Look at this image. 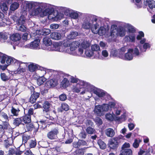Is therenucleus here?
I'll return each instance as SVG.
<instances>
[{"label": "nucleus", "instance_id": "obj_1", "mask_svg": "<svg viewBox=\"0 0 155 155\" xmlns=\"http://www.w3.org/2000/svg\"><path fill=\"white\" fill-rule=\"evenodd\" d=\"M120 138L118 137L111 138L108 140L107 145L111 149L116 150L119 146Z\"/></svg>", "mask_w": 155, "mask_h": 155}, {"label": "nucleus", "instance_id": "obj_2", "mask_svg": "<svg viewBox=\"0 0 155 155\" xmlns=\"http://www.w3.org/2000/svg\"><path fill=\"white\" fill-rule=\"evenodd\" d=\"M80 45V43L78 41H73L70 43L69 41H66L63 43L64 47H70V49L71 51H73L75 50Z\"/></svg>", "mask_w": 155, "mask_h": 155}, {"label": "nucleus", "instance_id": "obj_3", "mask_svg": "<svg viewBox=\"0 0 155 155\" xmlns=\"http://www.w3.org/2000/svg\"><path fill=\"white\" fill-rule=\"evenodd\" d=\"M59 133L58 129L55 127L52 129L47 134V136L50 140H54L57 137V135Z\"/></svg>", "mask_w": 155, "mask_h": 155}, {"label": "nucleus", "instance_id": "obj_4", "mask_svg": "<svg viewBox=\"0 0 155 155\" xmlns=\"http://www.w3.org/2000/svg\"><path fill=\"white\" fill-rule=\"evenodd\" d=\"M51 104L47 101H45L43 104L42 107L43 108V111L44 115L46 114L48 116H45L46 118L50 117V115L48 113L50 111Z\"/></svg>", "mask_w": 155, "mask_h": 155}, {"label": "nucleus", "instance_id": "obj_5", "mask_svg": "<svg viewBox=\"0 0 155 155\" xmlns=\"http://www.w3.org/2000/svg\"><path fill=\"white\" fill-rule=\"evenodd\" d=\"M4 142L3 145L6 148L8 149L10 146H12L13 143V140L12 138L8 137L5 135L3 139Z\"/></svg>", "mask_w": 155, "mask_h": 155}, {"label": "nucleus", "instance_id": "obj_6", "mask_svg": "<svg viewBox=\"0 0 155 155\" xmlns=\"http://www.w3.org/2000/svg\"><path fill=\"white\" fill-rule=\"evenodd\" d=\"M23 151L20 150V147L17 148H10L8 151V155H21L23 153Z\"/></svg>", "mask_w": 155, "mask_h": 155}, {"label": "nucleus", "instance_id": "obj_7", "mask_svg": "<svg viewBox=\"0 0 155 155\" xmlns=\"http://www.w3.org/2000/svg\"><path fill=\"white\" fill-rule=\"evenodd\" d=\"M58 84V81L57 79L53 78L47 81L45 86L48 88L54 87Z\"/></svg>", "mask_w": 155, "mask_h": 155}, {"label": "nucleus", "instance_id": "obj_8", "mask_svg": "<svg viewBox=\"0 0 155 155\" xmlns=\"http://www.w3.org/2000/svg\"><path fill=\"white\" fill-rule=\"evenodd\" d=\"M73 147L76 148H79L82 146H87V142L83 140L79 139L78 141H74L73 143Z\"/></svg>", "mask_w": 155, "mask_h": 155}, {"label": "nucleus", "instance_id": "obj_9", "mask_svg": "<svg viewBox=\"0 0 155 155\" xmlns=\"http://www.w3.org/2000/svg\"><path fill=\"white\" fill-rule=\"evenodd\" d=\"M14 60L15 61L14 63L15 64H17V65L18 66V68H21V66L20 65L22 63V62L18 61L17 60L14 59L13 58L8 56L6 59V62L7 64L6 65L8 66L9 65L11 64L12 63H13L14 61Z\"/></svg>", "mask_w": 155, "mask_h": 155}, {"label": "nucleus", "instance_id": "obj_10", "mask_svg": "<svg viewBox=\"0 0 155 155\" xmlns=\"http://www.w3.org/2000/svg\"><path fill=\"white\" fill-rule=\"evenodd\" d=\"M40 95L39 92H34L31 95L29 102L32 104L35 103L37 99L39 97Z\"/></svg>", "mask_w": 155, "mask_h": 155}, {"label": "nucleus", "instance_id": "obj_11", "mask_svg": "<svg viewBox=\"0 0 155 155\" xmlns=\"http://www.w3.org/2000/svg\"><path fill=\"white\" fill-rule=\"evenodd\" d=\"M1 115L2 117L1 120L4 126H8L9 125L8 121V117L7 114L3 112L1 113Z\"/></svg>", "mask_w": 155, "mask_h": 155}, {"label": "nucleus", "instance_id": "obj_12", "mask_svg": "<svg viewBox=\"0 0 155 155\" xmlns=\"http://www.w3.org/2000/svg\"><path fill=\"white\" fill-rule=\"evenodd\" d=\"M43 68L38 66V64H35L33 63H31L28 65L29 71L31 72H34L37 70H42Z\"/></svg>", "mask_w": 155, "mask_h": 155}, {"label": "nucleus", "instance_id": "obj_13", "mask_svg": "<svg viewBox=\"0 0 155 155\" xmlns=\"http://www.w3.org/2000/svg\"><path fill=\"white\" fill-rule=\"evenodd\" d=\"M134 52V49L130 48L128 49L127 52L125 54L124 60L130 61L133 58L132 53Z\"/></svg>", "mask_w": 155, "mask_h": 155}, {"label": "nucleus", "instance_id": "obj_14", "mask_svg": "<svg viewBox=\"0 0 155 155\" xmlns=\"http://www.w3.org/2000/svg\"><path fill=\"white\" fill-rule=\"evenodd\" d=\"M69 109V105L65 103H62L61 107L58 109V112L62 113L63 111H67Z\"/></svg>", "mask_w": 155, "mask_h": 155}, {"label": "nucleus", "instance_id": "obj_15", "mask_svg": "<svg viewBox=\"0 0 155 155\" xmlns=\"http://www.w3.org/2000/svg\"><path fill=\"white\" fill-rule=\"evenodd\" d=\"M71 82L72 83H77L78 81H79V83L77 84V85L78 84H80V85L82 86H84L85 85V84L86 83L85 82H84V81H81L79 80V79L77 78H75L74 77L71 76Z\"/></svg>", "mask_w": 155, "mask_h": 155}, {"label": "nucleus", "instance_id": "obj_16", "mask_svg": "<svg viewBox=\"0 0 155 155\" xmlns=\"http://www.w3.org/2000/svg\"><path fill=\"white\" fill-rule=\"evenodd\" d=\"M18 23L19 24L18 30L23 32H25L27 30V28L24 25L25 23V21L24 20H22V21L20 20Z\"/></svg>", "mask_w": 155, "mask_h": 155}, {"label": "nucleus", "instance_id": "obj_17", "mask_svg": "<svg viewBox=\"0 0 155 155\" xmlns=\"http://www.w3.org/2000/svg\"><path fill=\"white\" fill-rule=\"evenodd\" d=\"M144 3L146 6H148L151 9L155 8V1L153 0H146Z\"/></svg>", "mask_w": 155, "mask_h": 155}, {"label": "nucleus", "instance_id": "obj_18", "mask_svg": "<svg viewBox=\"0 0 155 155\" xmlns=\"http://www.w3.org/2000/svg\"><path fill=\"white\" fill-rule=\"evenodd\" d=\"M94 110L95 113L100 116L102 115L103 112L101 106L100 105L95 106Z\"/></svg>", "mask_w": 155, "mask_h": 155}, {"label": "nucleus", "instance_id": "obj_19", "mask_svg": "<svg viewBox=\"0 0 155 155\" xmlns=\"http://www.w3.org/2000/svg\"><path fill=\"white\" fill-rule=\"evenodd\" d=\"M10 38V39L14 42L19 41L21 39V35L18 33L11 35Z\"/></svg>", "mask_w": 155, "mask_h": 155}, {"label": "nucleus", "instance_id": "obj_20", "mask_svg": "<svg viewBox=\"0 0 155 155\" xmlns=\"http://www.w3.org/2000/svg\"><path fill=\"white\" fill-rule=\"evenodd\" d=\"M39 127H37L35 128V127H24L25 130L24 132L33 131V134H36V133L38 131Z\"/></svg>", "mask_w": 155, "mask_h": 155}, {"label": "nucleus", "instance_id": "obj_21", "mask_svg": "<svg viewBox=\"0 0 155 155\" xmlns=\"http://www.w3.org/2000/svg\"><path fill=\"white\" fill-rule=\"evenodd\" d=\"M50 36L52 39L56 40H60L61 37V34L56 32H52Z\"/></svg>", "mask_w": 155, "mask_h": 155}, {"label": "nucleus", "instance_id": "obj_22", "mask_svg": "<svg viewBox=\"0 0 155 155\" xmlns=\"http://www.w3.org/2000/svg\"><path fill=\"white\" fill-rule=\"evenodd\" d=\"M40 43V40L39 39H36L30 44L29 46L31 48H36L39 46Z\"/></svg>", "mask_w": 155, "mask_h": 155}, {"label": "nucleus", "instance_id": "obj_23", "mask_svg": "<svg viewBox=\"0 0 155 155\" xmlns=\"http://www.w3.org/2000/svg\"><path fill=\"white\" fill-rule=\"evenodd\" d=\"M87 148L84 147L77 149L74 152V155H84L85 151Z\"/></svg>", "mask_w": 155, "mask_h": 155}, {"label": "nucleus", "instance_id": "obj_24", "mask_svg": "<svg viewBox=\"0 0 155 155\" xmlns=\"http://www.w3.org/2000/svg\"><path fill=\"white\" fill-rule=\"evenodd\" d=\"M117 26L116 25H113L111 26L110 29V35L115 36L117 33Z\"/></svg>", "mask_w": 155, "mask_h": 155}, {"label": "nucleus", "instance_id": "obj_25", "mask_svg": "<svg viewBox=\"0 0 155 155\" xmlns=\"http://www.w3.org/2000/svg\"><path fill=\"white\" fill-rule=\"evenodd\" d=\"M22 122L25 124H28L31 122V117L25 115L23 117H21Z\"/></svg>", "mask_w": 155, "mask_h": 155}, {"label": "nucleus", "instance_id": "obj_26", "mask_svg": "<svg viewBox=\"0 0 155 155\" xmlns=\"http://www.w3.org/2000/svg\"><path fill=\"white\" fill-rule=\"evenodd\" d=\"M105 134L108 137H112L114 136L115 133L113 129L109 128L106 130Z\"/></svg>", "mask_w": 155, "mask_h": 155}, {"label": "nucleus", "instance_id": "obj_27", "mask_svg": "<svg viewBox=\"0 0 155 155\" xmlns=\"http://www.w3.org/2000/svg\"><path fill=\"white\" fill-rule=\"evenodd\" d=\"M43 43L46 46H48L50 45L52 42L50 39L47 36H45L43 39Z\"/></svg>", "mask_w": 155, "mask_h": 155}, {"label": "nucleus", "instance_id": "obj_28", "mask_svg": "<svg viewBox=\"0 0 155 155\" xmlns=\"http://www.w3.org/2000/svg\"><path fill=\"white\" fill-rule=\"evenodd\" d=\"M64 133H67L68 135L73 136V130L70 127H63Z\"/></svg>", "mask_w": 155, "mask_h": 155}, {"label": "nucleus", "instance_id": "obj_29", "mask_svg": "<svg viewBox=\"0 0 155 155\" xmlns=\"http://www.w3.org/2000/svg\"><path fill=\"white\" fill-rule=\"evenodd\" d=\"M29 149L35 148L37 145V141L35 138L31 140L28 143Z\"/></svg>", "mask_w": 155, "mask_h": 155}, {"label": "nucleus", "instance_id": "obj_30", "mask_svg": "<svg viewBox=\"0 0 155 155\" xmlns=\"http://www.w3.org/2000/svg\"><path fill=\"white\" fill-rule=\"evenodd\" d=\"M94 93L99 97H102L105 96V94L102 90L100 89H97L94 90Z\"/></svg>", "mask_w": 155, "mask_h": 155}, {"label": "nucleus", "instance_id": "obj_31", "mask_svg": "<svg viewBox=\"0 0 155 155\" xmlns=\"http://www.w3.org/2000/svg\"><path fill=\"white\" fill-rule=\"evenodd\" d=\"M92 26V24L90 23L89 21H85L83 22L82 27L83 28L87 29H89Z\"/></svg>", "mask_w": 155, "mask_h": 155}, {"label": "nucleus", "instance_id": "obj_32", "mask_svg": "<svg viewBox=\"0 0 155 155\" xmlns=\"http://www.w3.org/2000/svg\"><path fill=\"white\" fill-rule=\"evenodd\" d=\"M8 56L2 53H0V62L1 64H4L6 62Z\"/></svg>", "mask_w": 155, "mask_h": 155}, {"label": "nucleus", "instance_id": "obj_33", "mask_svg": "<svg viewBox=\"0 0 155 155\" xmlns=\"http://www.w3.org/2000/svg\"><path fill=\"white\" fill-rule=\"evenodd\" d=\"M61 84L63 87H67L70 85L69 81L68 79L64 78L61 81Z\"/></svg>", "mask_w": 155, "mask_h": 155}, {"label": "nucleus", "instance_id": "obj_34", "mask_svg": "<svg viewBox=\"0 0 155 155\" xmlns=\"http://www.w3.org/2000/svg\"><path fill=\"white\" fill-rule=\"evenodd\" d=\"M0 77L1 80L4 81H6L10 79V77L6 75L5 73H2L0 74Z\"/></svg>", "mask_w": 155, "mask_h": 155}, {"label": "nucleus", "instance_id": "obj_35", "mask_svg": "<svg viewBox=\"0 0 155 155\" xmlns=\"http://www.w3.org/2000/svg\"><path fill=\"white\" fill-rule=\"evenodd\" d=\"M121 152L124 155H132L133 154L132 151L130 149L121 150Z\"/></svg>", "mask_w": 155, "mask_h": 155}, {"label": "nucleus", "instance_id": "obj_36", "mask_svg": "<svg viewBox=\"0 0 155 155\" xmlns=\"http://www.w3.org/2000/svg\"><path fill=\"white\" fill-rule=\"evenodd\" d=\"M46 79L43 76L40 77L37 79V83L39 85H41L46 81Z\"/></svg>", "mask_w": 155, "mask_h": 155}, {"label": "nucleus", "instance_id": "obj_37", "mask_svg": "<svg viewBox=\"0 0 155 155\" xmlns=\"http://www.w3.org/2000/svg\"><path fill=\"white\" fill-rule=\"evenodd\" d=\"M100 148L102 149H104L106 147V145L105 143L102 140L100 139L98 140L97 142Z\"/></svg>", "mask_w": 155, "mask_h": 155}, {"label": "nucleus", "instance_id": "obj_38", "mask_svg": "<svg viewBox=\"0 0 155 155\" xmlns=\"http://www.w3.org/2000/svg\"><path fill=\"white\" fill-rule=\"evenodd\" d=\"M94 29L96 31V32L94 33H101V35H103L105 34V30H103L101 28L100 29H99V28H98L97 26L96 25H94Z\"/></svg>", "mask_w": 155, "mask_h": 155}, {"label": "nucleus", "instance_id": "obj_39", "mask_svg": "<svg viewBox=\"0 0 155 155\" xmlns=\"http://www.w3.org/2000/svg\"><path fill=\"white\" fill-rule=\"evenodd\" d=\"M19 7V4L17 2H14L10 5V9L12 11H14Z\"/></svg>", "mask_w": 155, "mask_h": 155}, {"label": "nucleus", "instance_id": "obj_40", "mask_svg": "<svg viewBox=\"0 0 155 155\" xmlns=\"http://www.w3.org/2000/svg\"><path fill=\"white\" fill-rule=\"evenodd\" d=\"M78 35V33L76 31H72L68 36L69 39H74Z\"/></svg>", "mask_w": 155, "mask_h": 155}, {"label": "nucleus", "instance_id": "obj_41", "mask_svg": "<svg viewBox=\"0 0 155 155\" xmlns=\"http://www.w3.org/2000/svg\"><path fill=\"white\" fill-rule=\"evenodd\" d=\"M117 32L118 33L120 36L123 37L125 35L126 30L122 27H120L118 29Z\"/></svg>", "mask_w": 155, "mask_h": 155}, {"label": "nucleus", "instance_id": "obj_42", "mask_svg": "<svg viewBox=\"0 0 155 155\" xmlns=\"http://www.w3.org/2000/svg\"><path fill=\"white\" fill-rule=\"evenodd\" d=\"M90 46V43L87 41H84L82 42L81 45V47L85 49H87Z\"/></svg>", "mask_w": 155, "mask_h": 155}, {"label": "nucleus", "instance_id": "obj_43", "mask_svg": "<svg viewBox=\"0 0 155 155\" xmlns=\"http://www.w3.org/2000/svg\"><path fill=\"white\" fill-rule=\"evenodd\" d=\"M11 111V113L13 114V116H17L18 115V113L20 111V110L18 108L16 109L13 107L12 106V107Z\"/></svg>", "mask_w": 155, "mask_h": 155}, {"label": "nucleus", "instance_id": "obj_44", "mask_svg": "<svg viewBox=\"0 0 155 155\" xmlns=\"http://www.w3.org/2000/svg\"><path fill=\"white\" fill-rule=\"evenodd\" d=\"M101 50L92 51L93 56L94 58L96 59H99L100 58Z\"/></svg>", "mask_w": 155, "mask_h": 155}, {"label": "nucleus", "instance_id": "obj_45", "mask_svg": "<svg viewBox=\"0 0 155 155\" xmlns=\"http://www.w3.org/2000/svg\"><path fill=\"white\" fill-rule=\"evenodd\" d=\"M7 35L5 33L2 32H0V41L2 42H4V40L8 38Z\"/></svg>", "mask_w": 155, "mask_h": 155}, {"label": "nucleus", "instance_id": "obj_46", "mask_svg": "<svg viewBox=\"0 0 155 155\" xmlns=\"http://www.w3.org/2000/svg\"><path fill=\"white\" fill-rule=\"evenodd\" d=\"M118 51L115 49H112L110 51V55L114 57H118Z\"/></svg>", "mask_w": 155, "mask_h": 155}, {"label": "nucleus", "instance_id": "obj_47", "mask_svg": "<svg viewBox=\"0 0 155 155\" xmlns=\"http://www.w3.org/2000/svg\"><path fill=\"white\" fill-rule=\"evenodd\" d=\"M150 45L148 43H145L144 44L143 48L144 51L142 50V47L141 46H140L139 48L141 51H142L145 52L146 50L148 48H150Z\"/></svg>", "mask_w": 155, "mask_h": 155}, {"label": "nucleus", "instance_id": "obj_48", "mask_svg": "<svg viewBox=\"0 0 155 155\" xmlns=\"http://www.w3.org/2000/svg\"><path fill=\"white\" fill-rule=\"evenodd\" d=\"M22 121L21 117L15 119L13 121V124L16 126H19L21 124Z\"/></svg>", "mask_w": 155, "mask_h": 155}, {"label": "nucleus", "instance_id": "obj_49", "mask_svg": "<svg viewBox=\"0 0 155 155\" xmlns=\"http://www.w3.org/2000/svg\"><path fill=\"white\" fill-rule=\"evenodd\" d=\"M30 136L24 134L22 137V142L24 144L27 143L28 140L31 138Z\"/></svg>", "mask_w": 155, "mask_h": 155}, {"label": "nucleus", "instance_id": "obj_50", "mask_svg": "<svg viewBox=\"0 0 155 155\" xmlns=\"http://www.w3.org/2000/svg\"><path fill=\"white\" fill-rule=\"evenodd\" d=\"M86 131L87 133L89 134H93L95 132V129L91 127H88L86 129Z\"/></svg>", "mask_w": 155, "mask_h": 155}, {"label": "nucleus", "instance_id": "obj_51", "mask_svg": "<svg viewBox=\"0 0 155 155\" xmlns=\"http://www.w3.org/2000/svg\"><path fill=\"white\" fill-rule=\"evenodd\" d=\"M126 116L125 114H123L121 115L120 117H116V120L118 122H123L124 121L126 120Z\"/></svg>", "mask_w": 155, "mask_h": 155}, {"label": "nucleus", "instance_id": "obj_52", "mask_svg": "<svg viewBox=\"0 0 155 155\" xmlns=\"http://www.w3.org/2000/svg\"><path fill=\"white\" fill-rule=\"evenodd\" d=\"M42 13L44 16L50 15L52 13L51 9L49 8H46L43 11Z\"/></svg>", "mask_w": 155, "mask_h": 155}, {"label": "nucleus", "instance_id": "obj_53", "mask_svg": "<svg viewBox=\"0 0 155 155\" xmlns=\"http://www.w3.org/2000/svg\"><path fill=\"white\" fill-rule=\"evenodd\" d=\"M142 140L140 139L138 140L137 139H135L133 144V147L135 148H138L139 146V143Z\"/></svg>", "mask_w": 155, "mask_h": 155}, {"label": "nucleus", "instance_id": "obj_54", "mask_svg": "<svg viewBox=\"0 0 155 155\" xmlns=\"http://www.w3.org/2000/svg\"><path fill=\"white\" fill-rule=\"evenodd\" d=\"M87 133L84 130L82 131L79 134V137L82 140L84 139L87 137Z\"/></svg>", "mask_w": 155, "mask_h": 155}, {"label": "nucleus", "instance_id": "obj_55", "mask_svg": "<svg viewBox=\"0 0 155 155\" xmlns=\"http://www.w3.org/2000/svg\"><path fill=\"white\" fill-rule=\"evenodd\" d=\"M67 140L65 141V144H70L71 143L74 139L73 136L68 135V137H67Z\"/></svg>", "mask_w": 155, "mask_h": 155}, {"label": "nucleus", "instance_id": "obj_56", "mask_svg": "<svg viewBox=\"0 0 155 155\" xmlns=\"http://www.w3.org/2000/svg\"><path fill=\"white\" fill-rule=\"evenodd\" d=\"M85 54L87 56L89 57L93 56L92 51L91 50V49L88 50L87 49L85 51Z\"/></svg>", "mask_w": 155, "mask_h": 155}, {"label": "nucleus", "instance_id": "obj_57", "mask_svg": "<svg viewBox=\"0 0 155 155\" xmlns=\"http://www.w3.org/2000/svg\"><path fill=\"white\" fill-rule=\"evenodd\" d=\"M91 49L92 51L100 50V47L97 44L92 45L91 46Z\"/></svg>", "mask_w": 155, "mask_h": 155}, {"label": "nucleus", "instance_id": "obj_58", "mask_svg": "<svg viewBox=\"0 0 155 155\" xmlns=\"http://www.w3.org/2000/svg\"><path fill=\"white\" fill-rule=\"evenodd\" d=\"M95 122L97 125L100 126L103 123L102 119L99 117H97L95 120Z\"/></svg>", "mask_w": 155, "mask_h": 155}, {"label": "nucleus", "instance_id": "obj_59", "mask_svg": "<svg viewBox=\"0 0 155 155\" xmlns=\"http://www.w3.org/2000/svg\"><path fill=\"white\" fill-rule=\"evenodd\" d=\"M59 99L61 101H64L67 99V96L65 94H62L59 96Z\"/></svg>", "mask_w": 155, "mask_h": 155}, {"label": "nucleus", "instance_id": "obj_60", "mask_svg": "<svg viewBox=\"0 0 155 155\" xmlns=\"http://www.w3.org/2000/svg\"><path fill=\"white\" fill-rule=\"evenodd\" d=\"M128 31L129 33H133L136 32V30L134 26L132 25H130L128 27Z\"/></svg>", "mask_w": 155, "mask_h": 155}, {"label": "nucleus", "instance_id": "obj_61", "mask_svg": "<svg viewBox=\"0 0 155 155\" xmlns=\"http://www.w3.org/2000/svg\"><path fill=\"white\" fill-rule=\"evenodd\" d=\"M130 147V145L129 143L125 142L122 145L121 147V150L128 149Z\"/></svg>", "mask_w": 155, "mask_h": 155}, {"label": "nucleus", "instance_id": "obj_62", "mask_svg": "<svg viewBox=\"0 0 155 155\" xmlns=\"http://www.w3.org/2000/svg\"><path fill=\"white\" fill-rule=\"evenodd\" d=\"M70 16L71 18L74 19H77L78 17V13L75 12H71L70 14Z\"/></svg>", "mask_w": 155, "mask_h": 155}, {"label": "nucleus", "instance_id": "obj_63", "mask_svg": "<svg viewBox=\"0 0 155 155\" xmlns=\"http://www.w3.org/2000/svg\"><path fill=\"white\" fill-rule=\"evenodd\" d=\"M106 118L110 121H113L114 119L113 117L110 114H107L105 115Z\"/></svg>", "mask_w": 155, "mask_h": 155}, {"label": "nucleus", "instance_id": "obj_64", "mask_svg": "<svg viewBox=\"0 0 155 155\" xmlns=\"http://www.w3.org/2000/svg\"><path fill=\"white\" fill-rule=\"evenodd\" d=\"M101 106V107L102 108V110H103V112L104 111H107L109 109V106L108 104H104Z\"/></svg>", "mask_w": 155, "mask_h": 155}]
</instances>
